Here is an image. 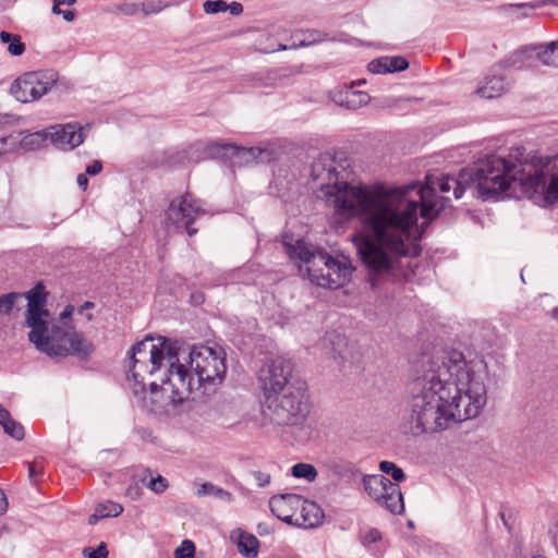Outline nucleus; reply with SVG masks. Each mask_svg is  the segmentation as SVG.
Listing matches in <instances>:
<instances>
[{
    "mask_svg": "<svg viewBox=\"0 0 558 558\" xmlns=\"http://www.w3.org/2000/svg\"><path fill=\"white\" fill-rule=\"evenodd\" d=\"M314 182H319L318 197L347 219L359 218L360 228L352 241L362 263L368 270L369 281L376 287L377 277L390 276L409 280L413 275L411 259L420 255L421 248L413 238L418 213L423 218L434 219L445 208L447 197L453 191L456 198L462 197L464 182L469 178L427 174L425 184L392 187L385 184H350L338 180L336 169L317 162L312 167Z\"/></svg>",
    "mask_w": 558,
    "mask_h": 558,
    "instance_id": "1",
    "label": "nucleus"
},
{
    "mask_svg": "<svg viewBox=\"0 0 558 558\" xmlns=\"http://www.w3.org/2000/svg\"><path fill=\"white\" fill-rule=\"evenodd\" d=\"M487 365L451 350L433 355L414 380L410 402L412 430L437 433L480 415L487 401Z\"/></svg>",
    "mask_w": 558,
    "mask_h": 558,
    "instance_id": "2",
    "label": "nucleus"
},
{
    "mask_svg": "<svg viewBox=\"0 0 558 558\" xmlns=\"http://www.w3.org/2000/svg\"><path fill=\"white\" fill-rule=\"evenodd\" d=\"M227 371L226 353L208 345H194L190 351L162 340L145 339L130 352L128 383L134 395L146 392V377L161 372L159 381H149L150 401L159 408L186 400L199 387L220 385Z\"/></svg>",
    "mask_w": 558,
    "mask_h": 558,
    "instance_id": "3",
    "label": "nucleus"
},
{
    "mask_svg": "<svg viewBox=\"0 0 558 558\" xmlns=\"http://www.w3.org/2000/svg\"><path fill=\"white\" fill-rule=\"evenodd\" d=\"M514 159L515 162L497 155L487 156L462 170L461 178H469L484 201L499 195L513 197L520 190L538 206L557 204L558 154L523 159V153L517 148Z\"/></svg>",
    "mask_w": 558,
    "mask_h": 558,
    "instance_id": "4",
    "label": "nucleus"
},
{
    "mask_svg": "<svg viewBox=\"0 0 558 558\" xmlns=\"http://www.w3.org/2000/svg\"><path fill=\"white\" fill-rule=\"evenodd\" d=\"M26 299L25 325L29 328L28 339L38 351L49 356L81 357L93 352V344L68 322L74 312L73 305L65 306L60 317L53 319L46 308L47 292L41 283L26 292Z\"/></svg>",
    "mask_w": 558,
    "mask_h": 558,
    "instance_id": "5",
    "label": "nucleus"
},
{
    "mask_svg": "<svg viewBox=\"0 0 558 558\" xmlns=\"http://www.w3.org/2000/svg\"><path fill=\"white\" fill-rule=\"evenodd\" d=\"M283 244L289 257L300 262V271H303L305 266V271L313 283L323 288L338 289L350 281L354 267L348 256H331L320 250H311L302 240H298L295 244L284 240Z\"/></svg>",
    "mask_w": 558,
    "mask_h": 558,
    "instance_id": "6",
    "label": "nucleus"
},
{
    "mask_svg": "<svg viewBox=\"0 0 558 558\" xmlns=\"http://www.w3.org/2000/svg\"><path fill=\"white\" fill-rule=\"evenodd\" d=\"M305 384L291 385L284 392L264 399L262 413L276 426H301L311 413Z\"/></svg>",
    "mask_w": 558,
    "mask_h": 558,
    "instance_id": "7",
    "label": "nucleus"
},
{
    "mask_svg": "<svg viewBox=\"0 0 558 558\" xmlns=\"http://www.w3.org/2000/svg\"><path fill=\"white\" fill-rule=\"evenodd\" d=\"M57 80V74L51 71L27 72L12 83L10 93L20 102H34L48 94Z\"/></svg>",
    "mask_w": 558,
    "mask_h": 558,
    "instance_id": "8",
    "label": "nucleus"
},
{
    "mask_svg": "<svg viewBox=\"0 0 558 558\" xmlns=\"http://www.w3.org/2000/svg\"><path fill=\"white\" fill-rule=\"evenodd\" d=\"M292 372L293 366L289 360L281 356L269 360L259 373L264 399L284 392L291 385L305 384L294 379Z\"/></svg>",
    "mask_w": 558,
    "mask_h": 558,
    "instance_id": "9",
    "label": "nucleus"
},
{
    "mask_svg": "<svg viewBox=\"0 0 558 558\" xmlns=\"http://www.w3.org/2000/svg\"><path fill=\"white\" fill-rule=\"evenodd\" d=\"M365 492L379 506L391 513H401L404 509L401 489L397 483L390 482L384 475H366L363 478Z\"/></svg>",
    "mask_w": 558,
    "mask_h": 558,
    "instance_id": "10",
    "label": "nucleus"
},
{
    "mask_svg": "<svg viewBox=\"0 0 558 558\" xmlns=\"http://www.w3.org/2000/svg\"><path fill=\"white\" fill-rule=\"evenodd\" d=\"M204 214L205 209L203 208L202 202L196 199L192 194L186 193L170 203L167 210V220L172 225L194 222L199 215Z\"/></svg>",
    "mask_w": 558,
    "mask_h": 558,
    "instance_id": "11",
    "label": "nucleus"
},
{
    "mask_svg": "<svg viewBox=\"0 0 558 558\" xmlns=\"http://www.w3.org/2000/svg\"><path fill=\"white\" fill-rule=\"evenodd\" d=\"M304 504V498L296 494L275 496L269 500L271 512L281 521L296 524L299 522V508Z\"/></svg>",
    "mask_w": 558,
    "mask_h": 558,
    "instance_id": "12",
    "label": "nucleus"
},
{
    "mask_svg": "<svg viewBox=\"0 0 558 558\" xmlns=\"http://www.w3.org/2000/svg\"><path fill=\"white\" fill-rule=\"evenodd\" d=\"M49 138L60 149L70 150L84 142V129L77 123L56 125L49 129Z\"/></svg>",
    "mask_w": 558,
    "mask_h": 558,
    "instance_id": "13",
    "label": "nucleus"
},
{
    "mask_svg": "<svg viewBox=\"0 0 558 558\" xmlns=\"http://www.w3.org/2000/svg\"><path fill=\"white\" fill-rule=\"evenodd\" d=\"M230 539L236 545L238 551L243 557L256 558L258 556L260 542L254 534L239 527L231 531Z\"/></svg>",
    "mask_w": 558,
    "mask_h": 558,
    "instance_id": "14",
    "label": "nucleus"
},
{
    "mask_svg": "<svg viewBox=\"0 0 558 558\" xmlns=\"http://www.w3.org/2000/svg\"><path fill=\"white\" fill-rule=\"evenodd\" d=\"M520 60L536 58L544 65L558 68V41L545 46L527 48L518 53Z\"/></svg>",
    "mask_w": 558,
    "mask_h": 558,
    "instance_id": "15",
    "label": "nucleus"
},
{
    "mask_svg": "<svg viewBox=\"0 0 558 558\" xmlns=\"http://www.w3.org/2000/svg\"><path fill=\"white\" fill-rule=\"evenodd\" d=\"M332 100L341 107H345L351 110H356L367 105L371 100V97L365 92L348 88L345 90L333 92Z\"/></svg>",
    "mask_w": 558,
    "mask_h": 558,
    "instance_id": "16",
    "label": "nucleus"
},
{
    "mask_svg": "<svg viewBox=\"0 0 558 558\" xmlns=\"http://www.w3.org/2000/svg\"><path fill=\"white\" fill-rule=\"evenodd\" d=\"M332 357L339 365H356L361 361V353L354 347L348 344L344 339L338 337L337 342H333Z\"/></svg>",
    "mask_w": 558,
    "mask_h": 558,
    "instance_id": "17",
    "label": "nucleus"
},
{
    "mask_svg": "<svg viewBox=\"0 0 558 558\" xmlns=\"http://www.w3.org/2000/svg\"><path fill=\"white\" fill-rule=\"evenodd\" d=\"M408 61L399 56L381 57L368 63V70L376 74L399 72L408 69Z\"/></svg>",
    "mask_w": 558,
    "mask_h": 558,
    "instance_id": "18",
    "label": "nucleus"
},
{
    "mask_svg": "<svg viewBox=\"0 0 558 558\" xmlns=\"http://www.w3.org/2000/svg\"><path fill=\"white\" fill-rule=\"evenodd\" d=\"M508 87L502 76H487L476 89V94L485 99L499 97Z\"/></svg>",
    "mask_w": 558,
    "mask_h": 558,
    "instance_id": "19",
    "label": "nucleus"
},
{
    "mask_svg": "<svg viewBox=\"0 0 558 558\" xmlns=\"http://www.w3.org/2000/svg\"><path fill=\"white\" fill-rule=\"evenodd\" d=\"M323 512L315 502L304 499V504L299 508V522L296 525L304 527H314L322 522Z\"/></svg>",
    "mask_w": 558,
    "mask_h": 558,
    "instance_id": "20",
    "label": "nucleus"
},
{
    "mask_svg": "<svg viewBox=\"0 0 558 558\" xmlns=\"http://www.w3.org/2000/svg\"><path fill=\"white\" fill-rule=\"evenodd\" d=\"M123 511V507L110 500L105 502H100L96 506L93 514L88 517V523L90 525L96 524L100 519L105 518H116L120 515Z\"/></svg>",
    "mask_w": 558,
    "mask_h": 558,
    "instance_id": "21",
    "label": "nucleus"
},
{
    "mask_svg": "<svg viewBox=\"0 0 558 558\" xmlns=\"http://www.w3.org/2000/svg\"><path fill=\"white\" fill-rule=\"evenodd\" d=\"M0 425L4 433L15 440H22L24 438V427L21 423L11 417L9 411L4 409L2 404H0Z\"/></svg>",
    "mask_w": 558,
    "mask_h": 558,
    "instance_id": "22",
    "label": "nucleus"
},
{
    "mask_svg": "<svg viewBox=\"0 0 558 558\" xmlns=\"http://www.w3.org/2000/svg\"><path fill=\"white\" fill-rule=\"evenodd\" d=\"M0 41L2 44H8V52L11 56L20 57L25 52V45L22 43V38L17 34L1 31Z\"/></svg>",
    "mask_w": 558,
    "mask_h": 558,
    "instance_id": "23",
    "label": "nucleus"
},
{
    "mask_svg": "<svg viewBox=\"0 0 558 558\" xmlns=\"http://www.w3.org/2000/svg\"><path fill=\"white\" fill-rule=\"evenodd\" d=\"M49 138V130L48 131H39L25 135L20 141V146L24 150H35L44 146L46 141Z\"/></svg>",
    "mask_w": 558,
    "mask_h": 558,
    "instance_id": "24",
    "label": "nucleus"
},
{
    "mask_svg": "<svg viewBox=\"0 0 558 558\" xmlns=\"http://www.w3.org/2000/svg\"><path fill=\"white\" fill-rule=\"evenodd\" d=\"M197 495L198 496L213 495L216 498H218L222 501H226V502L233 501V496L230 492H228L221 487L215 486L211 483L202 484L201 487L197 489Z\"/></svg>",
    "mask_w": 558,
    "mask_h": 558,
    "instance_id": "25",
    "label": "nucleus"
},
{
    "mask_svg": "<svg viewBox=\"0 0 558 558\" xmlns=\"http://www.w3.org/2000/svg\"><path fill=\"white\" fill-rule=\"evenodd\" d=\"M292 475L296 478H304L307 482H314L318 475L314 465L308 463H296L292 466Z\"/></svg>",
    "mask_w": 558,
    "mask_h": 558,
    "instance_id": "26",
    "label": "nucleus"
},
{
    "mask_svg": "<svg viewBox=\"0 0 558 558\" xmlns=\"http://www.w3.org/2000/svg\"><path fill=\"white\" fill-rule=\"evenodd\" d=\"M150 476V480L147 483V487L153 490L156 494L163 493L168 487V482L165 477L161 475H157L156 477H153L149 470H144L141 475V481L145 482L147 480V476Z\"/></svg>",
    "mask_w": 558,
    "mask_h": 558,
    "instance_id": "27",
    "label": "nucleus"
},
{
    "mask_svg": "<svg viewBox=\"0 0 558 558\" xmlns=\"http://www.w3.org/2000/svg\"><path fill=\"white\" fill-rule=\"evenodd\" d=\"M26 298V293L10 292L0 296V317L10 314L14 305L22 299Z\"/></svg>",
    "mask_w": 558,
    "mask_h": 558,
    "instance_id": "28",
    "label": "nucleus"
},
{
    "mask_svg": "<svg viewBox=\"0 0 558 558\" xmlns=\"http://www.w3.org/2000/svg\"><path fill=\"white\" fill-rule=\"evenodd\" d=\"M327 468L332 474L342 477L345 476L353 471V465L350 462L332 459L327 462Z\"/></svg>",
    "mask_w": 558,
    "mask_h": 558,
    "instance_id": "29",
    "label": "nucleus"
},
{
    "mask_svg": "<svg viewBox=\"0 0 558 558\" xmlns=\"http://www.w3.org/2000/svg\"><path fill=\"white\" fill-rule=\"evenodd\" d=\"M76 2V0H53L52 13L57 15H62V17L66 22H72L75 17V13L73 10H62L64 5L71 7Z\"/></svg>",
    "mask_w": 558,
    "mask_h": 558,
    "instance_id": "30",
    "label": "nucleus"
},
{
    "mask_svg": "<svg viewBox=\"0 0 558 558\" xmlns=\"http://www.w3.org/2000/svg\"><path fill=\"white\" fill-rule=\"evenodd\" d=\"M167 7L162 0H144L141 2V13L145 16L158 14Z\"/></svg>",
    "mask_w": 558,
    "mask_h": 558,
    "instance_id": "31",
    "label": "nucleus"
},
{
    "mask_svg": "<svg viewBox=\"0 0 558 558\" xmlns=\"http://www.w3.org/2000/svg\"><path fill=\"white\" fill-rule=\"evenodd\" d=\"M379 470L383 473L390 475L397 483L402 482L405 478V474L402 469L397 466V464L393 462L381 461L379 464Z\"/></svg>",
    "mask_w": 558,
    "mask_h": 558,
    "instance_id": "32",
    "label": "nucleus"
},
{
    "mask_svg": "<svg viewBox=\"0 0 558 558\" xmlns=\"http://www.w3.org/2000/svg\"><path fill=\"white\" fill-rule=\"evenodd\" d=\"M195 551V544L190 539H184L174 550V558H194Z\"/></svg>",
    "mask_w": 558,
    "mask_h": 558,
    "instance_id": "33",
    "label": "nucleus"
},
{
    "mask_svg": "<svg viewBox=\"0 0 558 558\" xmlns=\"http://www.w3.org/2000/svg\"><path fill=\"white\" fill-rule=\"evenodd\" d=\"M203 9L207 14H216L226 12L228 10V3L225 0H207L203 3Z\"/></svg>",
    "mask_w": 558,
    "mask_h": 558,
    "instance_id": "34",
    "label": "nucleus"
},
{
    "mask_svg": "<svg viewBox=\"0 0 558 558\" xmlns=\"http://www.w3.org/2000/svg\"><path fill=\"white\" fill-rule=\"evenodd\" d=\"M304 38L300 40V46H310L322 43L326 39V34L318 31H306L303 33Z\"/></svg>",
    "mask_w": 558,
    "mask_h": 558,
    "instance_id": "35",
    "label": "nucleus"
},
{
    "mask_svg": "<svg viewBox=\"0 0 558 558\" xmlns=\"http://www.w3.org/2000/svg\"><path fill=\"white\" fill-rule=\"evenodd\" d=\"M83 555L87 558H107V545L101 542L97 548L86 547L83 550Z\"/></svg>",
    "mask_w": 558,
    "mask_h": 558,
    "instance_id": "36",
    "label": "nucleus"
},
{
    "mask_svg": "<svg viewBox=\"0 0 558 558\" xmlns=\"http://www.w3.org/2000/svg\"><path fill=\"white\" fill-rule=\"evenodd\" d=\"M361 539L364 546H369L379 542L381 539V534L377 529L372 527L364 532Z\"/></svg>",
    "mask_w": 558,
    "mask_h": 558,
    "instance_id": "37",
    "label": "nucleus"
},
{
    "mask_svg": "<svg viewBox=\"0 0 558 558\" xmlns=\"http://www.w3.org/2000/svg\"><path fill=\"white\" fill-rule=\"evenodd\" d=\"M119 11L128 16L141 13V2L125 1L119 7Z\"/></svg>",
    "mask_w": 558,
    "mask_h": 558,
    "instance_id": "38",
    "label": "nucleus"
},
{
    "mask_svg": "<svg viewBox=\"0 0 558 558\" xmlns=\"http://www.w3.org/2000/svg\"><path fill=\"white\" fill-rule=\"evenodd\" d=\"M16 140L13 136H4L0 138V156L8 154L15 149Z\"/></svg>",
    "mask_w": 558,
    "mask_h": 558,
    "instance_id": "39",
    "label": "nucleus"
},
{
    "mask_svg": "<svg viewBox=\"0 0 558 558\" xmlns=\"http://www.w3.org/2000/svg\"><path fill=\"white\" fill-rule=\"evenodd\" d=\"M44 474V465L39 461H34L28 464V476L31 481L37 482L38 477Z\"/></svg>",
    "mask_w": 558,
    "mask_h": 558,
    "instance_id": "40",
    "label": "nucleus"
},
{
    "mask_svg": "<svg viewBox=\"0 0 558 558\" xmlns=\"http://www.w3.org/2000/svg\"><path fill=\"white\" fill-rule=\"evenodd\" d=\"M253 476H254L258 487H266L271 482L270 474L262 472V471H254Z\"/></svg>",
    "mask_w": 558,
    "mask_h": 558,
    "instance_id": "41",
    "label": "nucleus"
},
{
    "mask_svg": "<svg viewBox=\"0 0 558 558\" xmlns=\"http://www.w3.org/2000/svg\"><path fill=\"white\" fill-rule=\"evenodd\" d=\"M102 170V165L100 161L95 160L86 168V174L96 175Z\"/></svg>",
    "mask_w": 558,
    "mask_h": 558,
    "instance_id": "42",
    "label": "nucleus"
},
{
    "mask_svg": "<svg viewBox=\"0 0 558 558\" xmlns=\"http://www.w3.org/2000/svg\"><path fill=\"white\" fill-rule=\"evenodd\" d=\"M126 495L131 497L132 499H137L142 495V488L138 485H131L126 489Z\"/></svg>",
    "mask_w": 558,
    "mask_h": 558,
    "instance_id": "43",
    "label": "nucleus"
},
{
    "mask_svg": "<svg viewBox=\"0 0 558 558\" xmlns=\"http://www.w3.org/2000/svg\"><path fill=\"white\" fill-rule=\"evenodd\" d=\"M232 15H240L243 12V5L240 2L228 4V10Z\"/></svg>",
    "mask_w": 558,
    "mask_h": 558,
    "instance_id": "44",
    "label": "nucleus"
},
{
    "mask_svg": "<svg viewBox=\"0 0 558 558\" xmlns=\"http://www.w3.org/2000/svg\"><path fill=\"white\" fill-rule=\"evenodd\" d=\"M242 151H243V154L247 155L248 158H252V159L258 158V156L262 154V150L259 148H255V147L242 149Z\"/></svg>",
    "mask_w": 558,
    "mask_h": 558,
    "instance_id": "45",
    "label": "nucleus"
},
{
    "mask_svg": "<svg viewBox=\"0 0 558 558\" xmlns=\"http://www.w3.org/2000/svg\"><path fill=\"white\" fill-rule=\"evenodd\" d=\"M77 185L85 191L88 186V179L85 174L81 173L76 178Z\"/></svg>",
    "mask_w": 558,
    "mask_h": 558,
    "instance_id": "46",
    "label": "nucleus"
},
{
    "mask_svg": "<svg viewBox=\"0 0 558 558\" xmlns=\"http://www.w3.org/2000/svg\"><path fill=\"white\" fill-rule=\"evenodd\" d=\"M8 508V501L4 493L0 489V513H3L7 511Z\"/></svg>",
    "mask_w": 558,
    "mask_h": 558,
    "instance_id": "47",
    "label": "nucleus"
},
{
    "mask_svg": "<svg viewBox=\"0 0 558 558\" xmlns=\"http://www.w3.org/2000/svg\"><path fill=\"white\" fill-rule=\"evenodd\" d=\"M193 222H183L182 225L185 226L186 232L190 236H193L197 233V229L192 227Z\"/></svg>",
    "mask_w": 558,
    "mask_h": 558,
    "instance_id": "48",
    "label": "nucleus"
},
{
    "mask_svg": "<svg viewBox=\"0 0 558 558\" xmlns=\"http://www.w3.org/2000/svg\"><path fill=\"white\" fill-rule=\"evenodd\" d=\"M94 307V303L92 302H85L81 307H80V312H83L85 310H90Z\"/></svg>",
    "mask_w": 558,
    "mask_h": 558,
    "instance_id": "49",
    "label": "nucleus"
},
{
    "mask_svg": "<svg viewBox=\"0 0 558 558\" xmlns=\"http://www.w3.org/2000/svg\"><path fill=\"white\" fill-rule=\"evenodd\" d=\"M553 317L558 320V307L553 310V313H551Z\"/></svg>",
    "mask_w": 558,
    "mask_h": 558,
    "instance_id": "50",
    "label": "nucleus"
},
{
    "mask_svg": "<svg viewBox=\"0 0 558 558\" xmlns=\"http://www.w3.org/2000/svg\"><path fill=\"white\" fill-rule=\"evenodd\" d=\"M9 116H0V123H2L4 120L5 122L9 120Z\"/></svg>",
    "mask_w": 558,
    "mask_h": 558,
    "instance_id": "51",
    "label": "nucleus"
},
{
    "mask_svg": "<svg viewBox=\"0 0 558 558\" xmlns=\"http://www.w3.org/2000/svg\"><path fill=\"white\" fill-rule=\"evenodd\" d=\"M532 558H547V557L542 554H538V555H534Z\"/></svg>",
    "mask_w": 558,
    "mask_h": 558,
    "instance_id": "52",
    "label": "nucleus"
},
{
    "mask_svg": "<svg viewBox=\"0 0 558 558\" xmlns=\"http://www.w3.org/2000/svg\"><path fill=\"white\" fill-rule=\"evenodd\" d=\"M195 302H196V303H202V302H203V296H201V295H199V296H197V299H195Z\"/></svg>",
    "mask_w": 558,
    "mask_h": 558,
    "instance_id": "53",
    "label": "nucleus"
},
{
    "mask_svg": "<svg viewBox=\"0 0 558 558\" xmlns=\"http://www.w3.org/2000/svg\"><path fill=\"white\" fill-rule=\"evenodd\" d=\"M86 318H87L88 320H90V319L93 318V315H92V314H87V315H86Z\"/></svg>",
    "mask_w": 558,
    "mask_h": 558,
    "instance_id": "54",
    "label": "nucleus"
}]
</instances>
